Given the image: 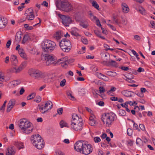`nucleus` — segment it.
<instances>
[{"instance_id": "obj_44", "label": "nucleus", "mask_w": 155, "mask_h": 155, "mask_svg": "<svg viewBox=\"0 0 155 155\" xmlns=\"http://www.w3.org/2000/svg\"><path fill=\"white\" fill-rule=\"evenodd\" d=\"M113 23L120 26V25L121 24V22L119 21L118 19L117 18L113 20Z\"/></svg>"}, {"instance_id": "obj_49", "label": "nucleus", "mask_w": 155, "mask_h": 155, "mask_svg": "<svg viewBox=\"0 0 155 155\" xmlns=\"http://www.w3.org/2000/svg\"><path fill=\"white\" fill-rule=\"evenodd\" d=\"M133 130L130 128H128L127 130V135L129 136H131L133 133Z\"/></svg>"}, {"instance_id": "obj_42", "label": "nucleus", "mask_w": 155, "mask_h": 155, "mask_svg": "<svg viewBox=\"0 0 155 155\" xmlns=\"http://www.w3.org/2000/svg\"><path fill=\"white\" fill-rule=\"evenodd\" d=\"M92 6L93 7H94V8H95L97 9H98V10H99L98 9L99 8V5L97 4L96 2L95 1H93L92 3H91Z\"/></svg>"}, {"instance_id": "obj_27", "label": "nucleus", "mask_w": 155, "mask_h": 155, "mask_svg": "<svg viewBox=\"0 0 155 155\" xmlns=\"http://www.w3.org/2000/svg\"><path fill=\"white\" fill-rule=\"evenodd\" d=\"M15 153V152L12 147L8 148L6 151V155H13Z\"/></svg>"}, {"instance_id": "obj_11", "label": "nucleus", "mask_w": 155, "mask_h": 155, "mask_svg": "<svg viewBox=\"0 0 155 155\" xmlns=\"http://www.w3.org/2000/svg\"><path fill=\"white\" fill-rule=\"evenodd\" d=\"M31 9V8H28L26 11L25 14V15L26 16V18L28 19L29 20H32L35 18V15L33 12V10L31 9L32 11L29 12V11Z\"/></svg>"}, {"instance_id": "obj_3", "label": "nucleus", "mask_w": 155, "mask_h": 155, "mask_svg": "<svg viewBox=\"0 0 155 155\" xmlns=\"http://www.w3.org/2000/svg\"><path fill=\"white\" fill-rule=\"evenodd\" d=\"M19 127L25 134H28L33 130L31 124L25 118L21 119L19 121Z\"/></svg>"}, {"instance_id": "obj_57", "label": "nucleus", "mask_w": 155, "mask_h": 155, "mask_svg": "<svg viewBox=\"0 0 155 155\" xmlns=\"http://www.w3.org/2000/svg\"><path fill=\"white\" fill-rule=\"evenodd\" d=\"M127 144L128 145L131 146L133 144V142L131 140H129L127 141Z\"/></svg>"}, {"instance_id": "obj_34", "label": "nucleus", "mask_w": 155, "mask_h": 155, "mask_svg": "<svg viewBox=\"0 0 155 155\" xmlns=\"http://www.w3.org/2000/svg\"><path fill=\"white\" fill-rule=\"evenodd\" d=\"M136 144L140 146L143 145V141L140 138H137L136 139Z\"/></svg>"}, {"instance_id": "obj_41", "label": "nucleus", "mask_w": 155, "mask_h": 155, "mask_svg": "<svg viewBox=\"0 0 155 155\" xmlns=\"http://www.w3.org/2000/svg\"><path fill=\"white\" fill-rule=\"evenodd\" d=\"M86 93V90L84 89H81L79 91V94L81 96H84Z\"/></svg>"}, {"instance_id": "obj_64", "label": "nucleus", "mask_w": 155, "mask_h": 155, "mask_svg": "<svg viewBox=\"0 0 155 155\" xmlns=\"http://www.w3.org/2000/svg\"><path fill=\"white\" fill-rule=\"evenodd\" d=\"M150 24L151 25V27L153 28H155V22L153 21H150Z\"/></svg>"}, {"instance_id": "obj_30", "label": "nucleus", "mask_w": 155, "mask_h": 155, "mask_svg": "<svg viewBox=\"0 0 155 155\" xmlns=\"http://www.w3.org/2000/svg\"><path fill=\"white\" fill-rule=\"evenodd\" d=\"M7 23L5 21H3L2 20V17L0 16V28H4L6 25Z\"/></svg>"}, {"instance_id": "obj_40", "label": "nucleus", "mask_w": 155, "mask_h": 155, "mask_svg": "<svg viewBox=\"0 0 155 155\" xmlns=\"http://www.w3.org/2000/svg\"><path fill=\"white\" fill-rule=\"evenodd\" d=\"M36 95L35 93L34 92L32 93V94L29 95L27 97V99L28 100H29L31 99H33L35 97Z\"/></svg>"}, {"instance_id": "obj_35", "label": "nucleus", "mask_w": 155, "mask_h": 155, "mask_svg": "<svg viewBox=\"0 0 155 155\" xmlns=\"http://www.w3.org/2000/svg\"><path fill=\"white\" fill-rule=\"evenodd\" d=\"M29 38V36L28 35H24L23 39L22 41V43L23 44L27 42Z\"/></svg>"}, {"instance_id": "obj_55", "label": "nucleus", "mask_w": 155, "mask_h": 155, "mask_svg": "<svg viewBox=\"0 0 155 155\" xmlns=\"http://www.w3.org/2000/svg\"><path fill=\"white\" fill-rule=\"evenodd\" d=\"M63 109L62 108H60L57 110L58 114L59 115L61 114L63 112Z\"/></svg>"}, {"instance_id": "obj_51", "label": "nucleus", "mask_w": 155, "mask_h": 155, "mask_svg": "<svg viewBox=\"0 0 155 155\" xmlns=\"http://www.w3.org/2000/svg\"><path fill=\"white\" fill-rule=\"evenodd\" d=\"M121 19L122 21V24L124 25H126L127 23L126 19L125 18L122 17H121Z\"/></svg>"}, {"instance_id": "obj_24", "label": "nucleus", "mask_w": 155, "mask_h": 155, "mask_svg": "<svg viewBox=\"0 0 155 155\" xmlns=\"http://www.w3.org/2000/svg\"><path fill=\"white\" fill-rule=\"evenodd\" d=\"M52 103L50 101H48L45 104L44 107V110H47L49 109H51L52 108Z\"/></svg>"}, {"instance_id": "obj_62", "label": "nucleus", "mask_w": 155, "mask_h": 155, "mask_svg": "<svg viewBox=\"0 0 155 155\" xmlns=\"http://www.w3.org/2000/svg\"><path fill=\"white\" fill-rule=\"evenodd\" d=\"M68 75H69L71 76H72L73 75V73L71 71H69L66 74V77L68 76Z\"/></svg>"}, {"instance_id": "obj_5", "label": "nucleus", "mask_w": 155, "mask_h": 155, "mask_svg": "<svg viewBox=\"0 0 155 155\" xmlns=\"http://www.w3.org/2000/svg\"><path fill=\"white\" fill-rule=\"evenodd\" d=\"M29 74L30 77L39 78L40 77L45 78L50 77L51 78H55L59 77V76L55 75V74H49L46 73H42L41 71L35 69H31L29 71Z\"/></svg>"}, {"instance_id": "obj_36", "label": "nucleus", "mask_w": 155, "mask_h": 155, "mask_svg": "<svg viewBox=\"0 0 155 155\" xmlns=\"http://www.w3.org/2000/svg\"><path fill=\"white\" fill-rule=\"evenodd\" d=\"M43 81L45 83L51 82L54 81L53 78H43Z\"/></svg>"}, {"instance_id": "obj_59", "label": "nucleus", "mask_w": 155, "mask_h": 155, "mask_svg": "<svg viewBox=\"0 0 155 155\" xmlns=\"http://www.w3.org/2000/svg\"><path fill=\"white\" fill-rule=\"evenodd\" d=\"M81 40L82 42L85 44H87L88 43V41L86 38H82Z\"/></svg>"}, {"instance_id": "obj_28", "label": "nucleus", "mask_w": 155, "mask_h": 155, "mask_svg": "<svg viewBox=\"0 0 155 155\" xmlns=\"http://www.w3.org/2000/svg\"><path fill=\"white\" fill-rule=\"evenodd\" d=\"M21 81L20 80H17L13 81L10 83V84L12 85L13 87L17 86L21 83Z\"/></svg>"}, {"instance_id": "obj_45", "label": "nucleus", "mask_w": 155, "mask_h": 155, "mask_svg": "<svg viewBox=\"0 0 155 155\" xmlns=\"http://www.w3.org/2000/svg\"><path fill=\"white\" fill-rule=\"evenodd\" d=\"M120 68L122 70L125 71H127L128 70H129V72L130 73H131V72H132V71L131 70V69H129V68L128 67L122 66Z\"/></svg>"}, {"instance_id": "obj_22", "label": "nucleus", "mask_w": 155, "mask_h": 155, "mask_svg": "<svg viewBox=\"0 0 155 155\" xmlns=\"http://www.w3.org/2000/svg\"><path fill=\"white\" fill-rule=\"evenodd\" d=\"M95 117V116L93 114H92L89 117V123L92 126H94L96 124V122L94 119Z\"/></svg>"}, {"instance_id": "obj_18", "label": "nucleus", "mask_w": 155, "mask_h": 155, "mask_svg": "<svg viewBox=\"0 0 155 155\" xmlns=\"http://www.w3.org/2000/svg\"><path fill=\"white\" fill-rule=\"evenodd\" d=\"M122 11L124 13H127L129 11V8L128 5L125 3H122L121 5Z\"/></svg>"}, {"instance_id": "obj_25", "label": "nucleus", "mask_w": 155, "mask_h": 155, "mask_svg": "<svg viewBox=\"0 0 155 155\" xmlns=\"http://www.w3.org/2000/svg\"><path fill=\"white\" fill-rule=\"evenodd\" d=\"M133 92L128 91H123L121 92L122 94L125 96L127 97H131Z\"/></svg>"}, {"instance_id": "obj_10", "label": "nucleus", "mask_w": 155, "mask_h": 155, "mask_svg": "<svg viewBox=\"0 0 155 155\" xmlns=\"http://www.w3.org/2000/svg\"><path fill=\"white\" fill-rule=\"evenodd\" d=\"M92 151V146L86 141V143H85V145L81 153L86 155H87L91 153Z\"/></svg>"}, {"instance_id": "obj_14", "label": "nucleus", "mask_w": 155, "mask_h": 155, "mask_svg": "<svg viewBox=\"0 0 155 155\" xmlns=\"http://www.w3.org/2000/svg\"><path fill=\"white\" fill-rule=\"evenodd\" d=\"M15 100L14 99L10 100L8 104L6 111L7 112H9L15 104Z\"/></svg>"}, {"instance_id": "obj_50", "label": "nucleus", "mask_w": 155, "mask_h": 155, "mask_svg": "<svg viewBox=\"0 0 155 155\" xmlns=\"http://www.w3.org/2000/svg\"><path fill=\"white\" fill-rule=\"evenodd\" d=\"M41 100V97L39 96H38L36 97V98L34 100V101L38 103L40 102Z\"/></svg>"}, {"instance_id": "obj_26", "label": "nucleus", "mask_w": 155, "mask_h": 155, "mask_svg": "<svg viewBox=\"0 0 155 155\" xmlns=\"http://www.w3.org/2000/svg\"><path fill=\"white\" fill-rule=\"evenodd\" d=\"M14 145L19 149H23L24 147L23 143L20 142H15L14 143Z\"/></svg>"}, {"instance_id": "obj_20", "label": "nucleus", "mask_w": 155, "mask_h": 155, "mask_svg": "<svg viewBox=\"0 0 155 155\" xmlns=\"http://www.w3.org/2000/svg\"><path fill=\"white\" fill-rule=\"evenodd\" d=\"M10 59L13 65L15 66L18 64V61L17 57L15 55H12Z\"/></svg>"}, {"instance_id": "obj_21", "label": "nucleus", "mask_w": 155, "mask_h": 155, "mask_svg": "<svg viewBox=\"0 0 155 155\" xmlns=\"http://www.w3.org/2000/svg\"><path fill=\"white\" fill-rule=\"evenodd\" d=\"M23 69V68L20 66L19 67H15L11 69L10 70V72L11 73L14 72L15 73H18L20 72Z\"/></svg>"}, {"instance_id": "obj_52", "label": "nucleus", "mask_w": 155, "mask_h": 155, "mask_svg": "<svg viewBox=\"0 0 155 155\" xmlns=\"http://www.w3.org/2000/svg\"><path fill=\"white\" fill-rule=\"evenodd\" d=\"M66 83V80L64 79L60 83V86L61 87L64 86Z\"/></svg>"}, {"instance_id": "obj_53", "label": "nucleus", "mask_w": 155, "mask_h": 155, "mask_svg": "<svg viewBox=\"0 0 155 155\" xmlns=\"http://www.w3.org/2000/svg\"><path fill=\"white\" fill-rule=\"evenodd\" d=\"M134 78H126L125 80L129 82L130 83H134L135 81L132 80V79Z\"/></svg>"}, {"instance_id": "obj_9", "label": "nucleus", "mask_w": 155, "mask_h": 155, "mask_svg": "<svg viewBox=\"0 0 155 155\" xmlns=\"http://www.w3.org/2000/svg\"><path fill=\"white\" fill-rule=\"evenodd\" d=\"M86 143V141L84 140H79L76 142L74 145V150L81 153Z\"/></svg>"}, {"instance_id": "obj_38", "label": "nucleus", "mask_w": 155, "mask_h": 155, "mask_svg": "<svg viewBox=\"0 0 155 155\" xmlns=\"http://www.w3.org/2000/svg\"><path fill=\"white\" fill-rule=\"evenodd\" d=\"M118 113L119 115L121 116H125L126 114V112L125 111L123 110H119L118 111Z\"/></svg>"}, {"instance_id": "obj_63", "label": "nucleus", "mask_w": 155, "mask_h": 155, "mask_svg": "<svg viewBox=\"0 0 155 155\" xmlns=\"http://www.w3.org/2000/svg\"><path fill=\"white\" fill-rule=\"evenodd\" d=\"M54 155H65L63 153L60 151L56 152Z\"/></svg>"}, {"instance_id": "obj_60", "label": "nucleus", "mask_w": 155, "mask_h": 155, "mask_svg": "<svg viewBox=\"0 0 155 155\" xmlns=\"http://www.w3.org/2000/svg\"><path fill=\"white\" fill-rule=\"evenodd\" d=\"M71 33L72 35L75 36H80L79 34L78 33L74 31H71Z\"/></svg>"}, {"instance_id": "obj_47", "label": "nucleus", "mask_w": 155, "mask_h": 155, "mask_svg": "<svg viewBox=\"0 0 155 155\" xmlns=\"http://www.w3.org/2000/svg\"><path fill=\"white\" fill-rule=\"evenodd\" d=\"M110 64L114 66H116L117 64V63L114 61L111 60L109 62Z\"/></svg>"}, {"instance_id": "obj_32", "label": "nucleus", "mask_w": 155, "mask_h": 155, "mask_svg": "<svg viewBox=\"0 0 155 155\" xmlns=\"http://www.w3.org/2000/svg\"><path fill=\"white\" fill-rule=\"evenodd\" d=\"M38 107L40 111L42 114H45L47 111V110H44V107L42 105L39 104Z\"/></svg>"}, {"instance_id": "obj_17", "label": "nucleus", "mask_w": 155, "mask_h": 155, "mask_svg": "<svg viewBox=\"0 0 155 155\" xmlns=\"http://www.w3.org/2000/svg\"><path fill=\"white\" fill-rule=\"evenodd\" d=\"M22 36L21 32V31L17 32L15 35V42L18 43L20 42L21 40Z\"/></svg>"}, {"instance_id": "obj_56", "label": "nucleus", "mask_w": 155, "mask_h": 155, "mask_svg": "<svg viewBox=\"0 0 155 155\" xmlns=\"http://www.w3.org/2000/svg\"><path fill=\"white\" fill-rule=\"evenodd\" d=\"M140 128L143 131H144L145 130V128L144 125L142 124H140L139 125Z\"/></svg>"}, {"instance_id": "obj_23", "label": "nucleus", "mask_w": 155, "mask_h": 155, "mask_svg": "<svg viewBox=\"0 0 155 155\" xmlns=\"http://www.w3.org/2000/svg\"><path fill=\"white\" fill-rule=\"evenodd\" d=\"M61 50L64 52H69L71 50V45H70V47L69 46H65L64 45H59Z\"/></svg>"}, {"instance_id": "obj_58", "label": "nucleus", "mask_w": 155, "mask_h": 155, "mask_svg": "<svg viewBox=\"0 0 155 155\" xmlns=\"http://www.w3.org/2000/svg\"><path fill=\"white\" fill-rule=\"evenodd\" d=\"M94 33L98 37H99L101 35V32L97 30H94Z\"/></svg>"}, {"instance_id": "obj_61", "label": "nucleus", "mask_w": 155, "mask_h": 155, "mask_svg": "<svg viewBox=\"0 0 155 155\" xmlns=\"http://www.w3.org/2000/svg\"><path fill=\"white\" fill-rule=\"evenodd\" d=\"M11 40H9L6 43V46L7 48H9L11 43Z\"/></svg>"}, {"instance_id": "obj_2", "label": "nucleus", "mask_w": 155, "mask_h": 155, "mask_svg": "<svg viewBox=\"0 0 155 155\" xmlns=\"http://www.w3.org/2000/svg\"><path fill=\"white\" fill-rule=\"evenodd\" d=\"M71 127V129L76 131H81L83 128V122L82 119L77 114L72 115Z\"/></svg>"}, {"instance_id": "obj_43", "label": "nucleus", "mask_w": 155, "mask_h": 155, "mask_svg": "<svg viewBox=\"0 0 155 155\" xmlns=\"http://www.w3.org/2000/svg\"><path fill=\"white\" fill-rule=\"evenodd\" d=\"M80 25L83 28H86L88 26V24H84V22L81 21L80 22Z\"/></svg>"}, {"instance_id": "obj_48", "label": "nucleus", "mask_w": 155, "mask_h": 155, "mask_svg": "<svg viewBox=\"0 0 155 155\" xmlns=\"http://www.w3.org/2000/svg\"><path fill=\"white\" fill-rule=\"evenodd\" d=\"M94 140L95 143H98L101 141L100 138L98 137H94Z\"/></svg>"}, {"instance_id": "obj_37", "label": "nucleus", "mask_w": 155, "mask_h": 155, "mask_svg": "<svg viewBox=\"0 0 155 155\" xmlns=\"http://www.w3.org/2000/svg\"><path fill=\"white\" fill-rule=\"evenodd\" d=\"M60 125L61 128L64 127H68V124L64 121L62 120L60 123Z\"/></svg>"}, {"instance_id": "obj_4", "label": "nucleus", "mask_w": 155, "mask_h": 155, "mask_svg": "<svg viewBox=\"0 0 155 155\" xmlns=\"http://www.w3.org/2000/svg\"><path fill=\"white\" fill-rule=\"evenodd\" d=\"M55 5L57 8L66 12H68L73 11V6L68 2L57 0L55 2Z\"/></svg>"}, {"instance_id": "obj_54", "label": "nucleus", "mask_w": 155, "mask_h": 155, "mask_svg": "<svg viewBox=\"0 0 155 155\" xmlns=\"http://www.w3.org/2000/svg\"><path fill=\"white\" fill-rule=\"evenodd\" d=\"M99 90L100 94L104 93L105 91V89L103 87H100L99 88Z\"/></svg>"}, {"instance_id": "obj_1", "label": "nucleus", "mask_w": 155, "mask_h": 155, "mask_svg": "<svg viewBox=\"0 0 155 155\" xmlns=\"http://www.w3.org/2000/svg\"><path fill=\"white\" fill-rule=\"evenodd\" d=\"M41 58L42 59H44L46 61V64L47 65H49L50 64L56 65L62 64H63L61 66L63 67H65L68 64H69L74 61V60L73 59H68L67 57L57 60L56 57L54 56L52 54L49 55L48 54H45L43 53H42L41 55Z\"/></svg>"}, {"instance_id": "obj_15", "label": "nucleus", "mask_w": 155, "mask_h": 155, "mask_svg": "<svg viewBox=\"0 0 155 155\" xmlns=\"http://www.w3.org/2000/svg\"><path fill=\"white\" fill-rule=\"evenodd\" d=\"M59 45H64L65 46H69L71 45V43L70 41L66 38H64L59 43Z\"/></svg>"}, {"instance_id": "obj_39", "label": "nucleus", "mask_w": 155, "mask_h": 155, "mask_svg": "<svg viewBox=\"0 0 155 155\" xmlns=\"http://www.w3.org/2000/svg\"><path fill=\"white\" fill-rule=\"evenodd\" d=\"M66 94L68 97V98L71 100L74 101L75 99L74 96H73L69 92H67Z\"/></svg>"}, {"instance_id": "obj_33", "label": "nucleus", "mask_w": 155, "mask_h": 155, "mask_svg": "<svg viewBox=\"0 0 155 155\" xmlns=\"http://www.w3.org/2000/svg\"><path fill=\"white\" fill-rule=\"evenodd\" d=\"M107 75L110 76L115 77L116 76L117 74L115 72H113L111 71H107Z\"/></svg>"}, {"instance_id": "obj_19", "label": "nucleus", "mask_w": 155, "mask_h": 155, "mask_svg": "<svg viewBox=\"0 0 155 155\" xmlns=\"http://www.w3.org/2000/svg\"><path fill=\"white\" fill-rule=\"evenodd\" d=\"M18 53L21 57L25 59H27V55L24 49L21 48H19L18 50Z\"/></svg>"}, {"instance_id": "obj_31", "label": "nucleus", "mask_w": 155, "mask_h": 155, "mask_svg": "<svg viewBox=\"0 0 155 155\" xmlns=\"http://www.w3.org/2000/svg\"><path fill=\"white\" fill-rule=\"evenodd\" d=\"M56 39L57 40H59L61 37L62 36V32L61 31H58L56 33L55 35Z\"/></svg>"}, {"instance_id": "obj_16", "label": "nucleus", "mask_w": 155, "mask_h": 155, "mask_svg": "<svg viewBox=\"0 0 155 155\" xmlns=\"http://www.w3.org/2000/svg\"><path fill=\"white\" fill-rule=\"evenodd\" d=\"M89 15L90 16V18L91 20H96V25L100 27L101 26V25L100 23L99 20L96 16H94L91 12H90L89 14Z\"/></svg>"}, {"instance_id": "obj_12", "label": "nucleus", "mask_w": 155, "mask_h": 155, "mask_svg": "<svg viewBox=\"0 0 155 155\" xmlns=\"http://www.w3.org/2000/svg\"><path fill=\"white\" fill-rule=\"evenodd\" d=\"M42 137L38 134H35L31 136V140L33 144L35 142H37L39 141L41 139H42Z\"/></svg>"}, {"instance_id": "obj_46", "label": "nucleus", "mask_w": 155, "mask_h": 155, "mask_svg": "<svg viewBox=\"0 0 155 155\" xmlns=\"http://www.w3.org/2000/svg\"><path fill=\"white\" fill-rule=\"evenodd\" d=\"M25 3H21L20 5L18 7V9L19 11H21L22 10L23 8H24V5Z\"/></svg>"}, {"instance_id": "obj_8", "label": "nucleus", "mask_w": 155, "mask_h": 155, "mask_svg": "<svg viewBox=\"0 0 155 155\" xmlns=\"http://www.w3.org/2000/svg\"><path fill=\"white\" fill-rule=\"evenodd\" d=\"M58 16L62 20V23L65 26H69V24L72 22L71 17L69 16H66L61 14H58Z\"/></svg>"}, {"instance_id": "obj_7", "label": "nucleus", "mask_w": 155, "mask_h": 155, "mask_svg": "<svg viewBox=\"0 0 155 155\" xmlns=\"http://www.w3.org/2000/svg\"><path fill=\"white\" fill-rule=\"evenodd\" d=\"M56 46L55 42L50 40L43 41L41 44L43 51L48 53L52 52L56 48Z\"/></svg>"}, {"instance_id": "obj_29", "label": "nucleus", "mask_w": 155, "mask_h": 155, "mask_svg": "<svg viewBox=\"0 0 155 155\" xmlns=\"http://www.w3.org/2000/svg\"><path fill=\"white\" fill-rule=\"evenodd\" d=\"M137 11L140 12L141 14L143 15H145L146 14V12L145 10L142 6H140L138 8Z\"/></svg>"}, {"instance_id": "obj_13", "label": "nucleus", "mask_w": 155, "mask_h": 155, "mask_svg": "<svg viewBox=\"0 0 155 155\" xmlns=\"http://www.w3.org/2000/svg\"><path fill=\"white\" fill-rule=\"evenodd\" d=\"M43 142V139H41V140H39V141H38L37 142H35L33 144L37 149L40 150L44 146Z\"/></svg>"}, {"instance_id": "obj_6", "label": "nucleus", "mask_w": 155, "mask_h": 155, "mask_svg": "<svg viewBox=\"0 0 155 155\" xmlns=\"http://www.w3.org/2000/svg\"><path fill=\"white\" fill-rule=\"evenodd\" d=\"M116 117V115L113 113H104L102 115L101 120L103 124H106V126L110 127Z\"/></svg>"}]
</instances>
